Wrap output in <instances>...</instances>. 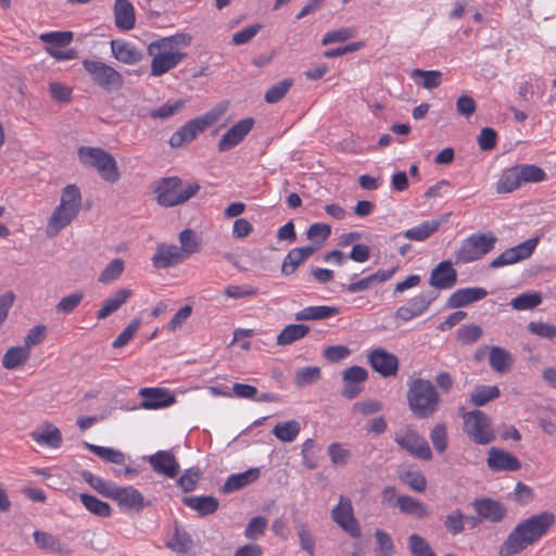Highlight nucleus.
I'll list each match as a JSON object with an SVG mask.
<instances>
[{
  "instance_id": "f257e3e1",
  "label": "nucleus",
  "mask_w": 556,
  "mask_h": 556,
  "mask_svg": "<svg viewBox=\"0 0 556 556\" xmlns=\"http://www.w3.org/2000/svg\"><path fill=\"white\" fill-rule=\"evenodd\" d=\"M554 523L555 516L549 511L532 515L521 520L501 544L498 555L511 556L523 552L540 541Z\"/></svg>"
},
{
  "instance_id": "f03ea898",
  "label": "nucleus",
  "mask_w": 556,
  "mask_h": 556,
  "mask_svg": "<svg viewBox=\"0 0 556 556\" xmlns=\"http://www.w3.org/2000/svg\"><path fill=\"white\" fill-rule=\"evenodd\" d=\"M191 36L179 33L152 41L148 46V54L152 58L151 76L160 77L168 73L186 58L184 49L190 46Z\"/></svg>"
},
{
  "instance_id": "7ed1b4c3",
  "label": "nucleus",
  "mask_w": 556,
  "mask_h": 556,
  "mask_svg": "<svg viewBox=\"0 0 556 556\" xmlns=\"http://www.w3.org/2000/svg\"><path fill=\"white\" fill-rule=\"evenodd\" d=\"M81 193L77 186L67 185L61 193L60 203L48 219L46 235L53 238L66 228L79 214Z\"/></svg>"
},
{
  "instance_id": "20e7f679",
  "label": "nucleus",
  "mask_w": 556,
  "mask_h": 556,
  "mask_svg": "<svg viewBox=\"0 0 556 556\" xmlns=\"http://www.w3.org/2000/svg\"><path fill=\"white\" fill-rule=\"evenodd\" d=\"M407 402L416 417L427 418L438 410L441 400L431 381L418 378L409 383Z\"/></svg>"
},
{
  "instance_id": "39448f33",
  "label": "nucleus",
  "mask_w": 556,
  "mask_h": 556,
  "mask_svg": "<svg viewBox=\"0 0 556 556\" xmlns=\"http://www.w3.org/2000/svg\"><path fill=\"white\" fill-rule=\"evenodd\" d=\"M226 110V105L219 104L203 115L189 121L170 136L168 143L173 148H180L185 143L191 142L198 135L214 125L225 114Z\"/></svg>"
},
{
  "instance_id": "423d86ee",
  "label": "nucleus",
  "mask_w": 556,
  "mask_h": 556,
  "mask_svg": "<svg viewBox=\"0 0 556 556\" xmlns=\"http://www.w3.org/2000/svg\"><path fill=\"white\" fill-rule=\"evenodd\" d=\"M77 155L83 165L96 168L100 177L105 181L115 182L119 179L121 175L115 159L103 149L80 147Z\"/></svg>"
},
{
  "instance_id": "0eeeda50",
  "label": "nucleus",
  "mask_w": 556,
  "mask_h": 556,
  "mask_svg": "<svg viewBox=\"0 0 556 556\" xmlns=\"http://www.w3.org/2000/svg\"><path fill=\"white\" fill-rule=\"evenodd\" d=\"M199 189L198 184L184 185L177 177L164 178L155 188L156 200L162 206H175L191 199Z\"/></svg>"
},
{
  "instance_id": "6e6552de",
  "label": "nucleus",
  "mask_w": 556,
  "mask_h": 556,
  "mask_svg": "<svg viewBox=\"0 0 556 556\" xmlns=\"http://www.w3.org/2000/svg\"><path fill=\"white\" fill-rule=\"evenodd\" d=\"M497 238L492 232L473 233L460 242L455 251V263L467 264L481 260L485 254L491 252Z\"/></svg>"
},
{
  "instance_id": "1a4fd4ad",
  "label": "nucleus",
  "mask_w": 556,
  "mask_h": 556,
  "mask_svg": "<svg viewBox=\"0 0 556 556\" xmlns=\"http://www.w3.org/2000/svg\"><path fill=\"white\" fill-rule=\"evenodd\" d=\"M83 66L92 83L106 91L119 90L124 86L123 75L104 62L85 59Z\"/></svg>"
},
{
  "instance_id": "9d476101",
  "label": "nucleus",
  "mask_w": 556,
  "mask_h": 556,
  "mask_svg": "<svg viewBox=\"0 0 556 556\" xmlns=\"http://www.w3.org/2000/svg\"><path fill=\"white\" fill-rule=\"evenodd\" d=\"M464 430L469 439L481 445L494 441L495 433L490 417L482 410L475 409L463 415Z\"/></svg>"
},
{
  "instance_id": "9b49d317",
  "label": "nucleus",
  "mask_w": 556,
  "mask_h": 556,
  "mask_svg": "<svg viewBox=\"0 0 556 556\" xmlns=\"http://www.w3.org/2000/svg\"><path fill=\"white\" fill-rule=\"evenodd\" d=\"M394 440L399 446L413 456L425 460L430 459L432 456L431 448L426 439L418 434L412 426H406L396 431Z\"/></svg>"
},
{
  "instance_id": "f8f14e48",
  "label": "nucleus",
  "mask_w": 556,
  "mask_h": 556,
  "mask_svg": "<svg viewBox=\"0 0 556 556\" xmlns=\"http://www.w3.org/2000/svg\"><path fill=\"white\" fill-rule=\"evenodd\" d=\"M332 520L352 538H359L362 530L357 519L354 516L352 501L341 495L338 504L331 509Z\"/></svg>"
},
{
  "instance_id": "ddd939ff",
  "label": "nucleus",
  "mask_w": 556,
  "mask_h": 556,
  "mask_svg": "<svg viewBox=\"0 0 556 556\" xmlns=\"http://www.w3.org/2000/svg\"><path fill=\"white\" fill-rule=\"evenodd\" d=\"M539 241L540 238L534 237L517 244L516 247L506 249L490 263V267L500 268L528 260L535 251Z\"/></svg>"
},
{
  "instance_id": "4468645a",
  "label": "nucleus",
  "mask_w": 556,
  "mask_h": 556,
  "mask_svg": "<svg viewBox=\"0 0 556 556\" xmlns=\"http://www.w3.org/2000/svg\"><path fill=\"white\" fill-rule=\"evenodd\" d=\"M109 498L115 501L118 507L125 511H141L147 504L143 495L131 485L121 486L115 484Z\"/></svg>"
},
{
  "instance_id": "2eb2a0df",
  "label": "nucleus",
  "mask_w": 556,
  "mask_h": 556,
  "mask_svg": "<svg viewBox=\"0 0 556 556\" xmlns=\"http://www.w3.org/2000/svg\"><path fill=\"white\" fill-rule=\"evenodd\" d=\"M367 359L371 368L384 378L397 374L399 358L382 348L369 351Z\"/></svg>"
},
{
  "instance_id": "dca6fc26",
  "label": "nucleus",
  "mask_w": 556,
  "mask_h": 556,
  "mask_svg": "<svg viewBox=\"0 0 556 556\" xmlns=\"http://www.w3.org/2000/svg\"><path fill=\"white\" fill-rule=\"evenodd\" d=\"M139 394L142 397L140 407L144 409L166 408L176 403V396L164 388H143Z\"/></svg>"
},
{
  "instance_id": "f3484780",
  "label": "nucleus",
  "mask_w": 556,
  "mask_h": 556,
  "mask_svg": "<svg viewBox=\"0 0 556 556\" xmlns=\"http://www.w3.org/2000/svg\"><path fill=\"white\" fill-rule=\"evenodd\" d=\"M253 126L254 119L252 117H247L236 123L220 138L218 142V150L220 152H225L238 146L253 129Z\"/></svg>"
},
{
  "instance_id": "a211bd4d",
  "label": "nucleus",
  "mask_w": 556,
  "mask_h": 556,
  "mask_svg": "<svg viewBox=\"0 0 556 556\" xmlns=\"http://www.w3.org/2000/svg\"><path fill=\"white\" fill-rule=\"evenodd\" d=\"M471 505L473 510L482 520H486L492 523L501 522L507 514V510L502 503L489 497L476 498Z\"/></svg>"
},
{
  "instance_id": "6ab92c4d",
  "label": "nucleus",
  "mask_w": 556,
  "mask_h": 556,
  "mask_svg": "<svg viewBox=\"0 0 556 556\" xmlns=\"http://www.w3.org/2000/svg\"><path fill=\"white\" fill-rule=\"evenodd\" d=\"M457 282V271L451 261H442L432 268L429 277V285L440 289H452Z\"/></svg>"
},
{
  "instance_id": "aec40b11",
  "label": "nucleus",
  "mask_w": 556,
  "mask_h": 556,
  "mask_svg": "<svg viewBox=\"0 0 556 556\" xmlns=\"http://www.w3.org/2000/svg\"><path fill=\"white\" fill-rule=\"evenodd\" d=\"M152 469L167 478H175L179 472V464L175 455L169 451H157L148 457Z\"/></svg>"
},
{
  "instance_id": "412c9836",
  "label": "nucleus",
  "mask_w": 556,
  "mask_h": 556,
  "mask_svg": "<svg viewBox=\"0 0 556 556\" xmlns=\"http://www.w3.org/2000/svg\"><path fill=\"white\" fill-rule=\"evenodd\" d=\"M486 463L493 471H517L521 467L520 460L515 455L497 447L489 450Z\"/></svg>"
},
{
  "instance_id": "4be33fe9",
  "label": "nucleus",
  "mask_w": 556,
  "mask_h": 556,
  "mask_svg": "<svg viewBox=\"0 0 556 556\" xmlns=\"http://www.w3.org/2000/svg\"><path fill=\"white\" fill-rule=\"evenodd\" d=\"M488 295V291L481 287L460 288L454 291L446 302L447 308H462L476 303Z\"/></svg>"
},
{
  "instance_id": "5701e85b",
  "label": "nucleus",
  "mask_w": 556,
  "mask_h": 556,
  "mask_svg": "<svg viewBox=\"0 0 556 556\" xmlns=\"http://www.w3.org/2000/svg\"><path fill=\"white\" fill-rule=\"evenodd\" d=\"M434 300V296L420 293L412 298L405 305L400 306L395 312V317L404 321L412 320L422 315Z\"/></svg>"
},
{
  "instance_id": "b1692460",
  "label": "nucleus",
  "mask_w": 556,
  "mask_h": 556,
  "mask_svg": "<svg viewBox=\"0 0 556 556\" xmlns=\"http://www.w3.org/2000/svg\"><path fill=\"white\" fill-rule=\"evenodd\" d=\"M185 260L184 252L175 244H160L152 257L155 268L173 267Z\"/></svg>"
},
{
  "instance_id": "393cba45",
  "label": "nucleus",
  "mask_w": 556,
  "mask_h": 556,
  "mask_svg": "<svg viewBox=\"0 0 556 556\" xmlns=\"http://www.w3.org/2000/svg\"><path fill=\"white\" fill-rule=\"evenodd\" d=\"M110 45L112 55L123 64L134 65L143 59L142 51L128 41L112 40Z\"/></svg>"
},
{
  "instance_id": "a878e982",
  "label": "nucleus",
  "mask_w": 556,
  "mask_h": 556,
  "mask_svg": "<svg viewBox=\"0 0 556 556\" xmlns=\"http://www.w3.org/2000/svg\"><path fill=\"white\" fill-rule=\"evenodd\" d=\"M442 223L443 220L438 218L424 220L419 225L395 235V238L404 237L413 241H425L439 230Z\"/></svg>"
},
{
  "instance_id": "bb28decb",
  "label": "nucleus",
  "mask_w": 556,
  "mask_h": 556,
  "mask_svg": "<svg viewBox=\"0 0 556 556\" xmlns=\"http://www.w3.org/2000/svg\"><path fill=\"white\" fill-rule=\"evenodd\" d=\"M114 18L118 29H132L136 22L134 5L128 0H115Z\"/></svg>"
},
{
  "instance_id": "cd10ccee",
  "label": "nucleus",
  "mask_w": 556,
  "mask_h": 556,
  "mask_svg": "<svg viewBox=\"0 0 556 556\" xmlns=\"http://www.w3.org/2000/svg\"><path fill=\"white\" fill-rule=\"evenodd\" d=\"M317 247L306 245L303 248H294L289 251L282 262L281 270L285 275L293 274L296 268L308 258L315 251Z\"/></svg>"
},
{
  "instance_id": "c85d7f7f",
  "label": "nucleus",
  "mask_w": 556,
  "mask_h": 556,
  "mask_svg": "<svg viewBox=\"0 0 556 556\" xmlns=\"http://www.w3.org/2000/svg\"><path fill=\"white\" fill-rule=\"evenodd\" d=\"M36 546L48 554L66 553V546L61 542L60 538L46 531L36 530L33 533Z\"/></svg>"
},
{
  "instance_id": "c756f323",
  "label": "nucleus",
  "mask_w": 556,
  "mask_h": 556,
  "mask_svg": "<svg viewBox=\"0 0 556 556\" xmlns=\"http://www.w3.org/2000/svg\"><path fill=\"white\" fill-rule=\"evenodd\" d=\"M131 296V290L123 288L110 295L97 312L98 319H104L116 312Z\"/></svg>"
},
{
  "instance_id": "7c9ffc66",
  "label": "nucleus",
  "mask_w": 556,
  "mask_h": 556,
  "mask_svg": "<svg viewBox=\"0 0 556 556\" xmlns=\"http://www.w3.org/2000/svg\"><path fill=\"white\" fill-rule=\"evenodd\" d=\"M521 185L518 168L513 166L502 172L495 185V190L498 194L510 193L519 189Z\"/></svg>"
},
{
  "instance_id": "2f4dec72",
  "label": "nucleus",
  "mask_w": 556,
  "mask_h": 556,
  "mask_svg": "<svg viewBox=\"0 0 556 556\" xmlns=\"http://www.w3.org/2000/svg\"><path fill=\"white\" fill-rule=\"evenodd\" d=\"M30 435L41 446L56 448L62 443V434L52 424H47L42 429L33 431Z\"/></svg>"
},
{
  "instance_id": "473e14b6",
  "label": "nucleus",
  "mask_w": 556,
  "mask_h": 556,
  "mask_svg": "<svg viewBox=\"0 0 556 556\" xmlns=\"http://www.w3.org/2000/svg\"><path fill=\"white\" fill-rule=\"evenodd\" d=\"M485 350L488 349V346L484 348ZM490 350V355H489V364H490V367L495 371V372H505V371H508L511 366H513V356L511 354L501 348V346H491L489 348Z\"/></svg>"
},
{
  "instance_id": "72a5a7b5",
  "label": "nucleus",
  "mask_w": 556,
  "mask_h": 556,
  "mask_svg": "<svg viewBox=\"0 0 556 556\" xmlns=\"http://www.w3.org/2000/svg\"><path fill=\"white\" fill-rule=\"evenodd\" d=\"M182 503L203 516L213 514L218 508V501L214 496H186Z\"/></svg>"
},
{
  "instance_id": "f704fd0d",
  "label": "nucleus",
  "mask_w": 556,
  "mask_h": 556,
  "mask_svg": "<svg viewBox=\"0 0 556 556\" xmlns=\"http://www.w3.org/2000/svg\"><path fill=\"white\" fill-rule=\"evenodd\" d=\"M338 313V308L319 305V306H307L295 314V320H320L332 317Z\"/></svg>"
},
{
  "instance_id": "c9c22d12",
  "label": "nucleus",
  "mask_w": 556,
  "mask_h": 556,
  "mask_svg": "<svg viewBox=\"0 0 556 556\" xmlns=\"http://www.w3.org/2000/svg\"><path fill=\"white\" fill-rule=\"evenodd\" d=\"M396 506L404 514L412 515L416 518H426L429 515L428 508L420 501L412 496H399L395 502Z\"/></svg>"
},
{
  "instance_id": "e433bc0d",
  "label": "nucleus",
  "mask_w": 556,
  "mask_h": 556,
  "mask_svg": "<svg viewBox=\"0 0 556 556\" xmlns=\"http://www.w3.org/2000/svg\"><path fill=\"white\" fill-rule=\"evenodd\" d=\"M85 446L88 451L100 457L105 463L122 465L126 460V455L119 450L100 446L88 442H85Z\"/></svg>"
},
{
  "instance_id": "4c0bfd02",
  "label": "nucleus",
  "mask_w": 556,
  "mask_h": 556,
  "mask_svg": "<svg viewBox=\"0 0 556 556\" xmlns=\"http://www.w3.org/2000/svg\"><path fill=\"white\" fill-rule=\"evenodd\" d=\"M258 477L260 470L257 468H251L244 472L231 475L224 484V491L233 492L244 488L255 481Z\"/></svg>"
},
{
  "instance_id": "58836bf2",
  "label": "nucleus",
  "mask_w": 556,
  "mask_h": 556,
  "mask_svg": "<svg viewBox=\"0 0 556 556\" xmlns=\"http://www.w3.org/2000/svg\"><path fill=\"white\" fill-rule=\"evenodd\" d=\"M30 352L24 345L10 348L2 357V366L5 369H15L27 362Z\"/></svg>"
},
{
  "instance_id": "ea45409f",
  "label": "nucleus",
  "mask_w": 556,
  "mask_h": 556,
  "mask_svg": "<svg viewBox=\"0 0 556 556\" xmlns=\"http://www.w3.org/2000/svg\"><path fill=\"white\" fill-rule=\"evenodd\" d=\"M293 522L301 548L308 556H314L316 539L308 525L298 519H294Z\"/></svg>"
},
{
  "instance_id": "a19ab883",
  "label": "nucleus",
  "mask_w": 556,
  "mask_h": 556,
  "mask_svg": "<svg viewBox=\"0 0 556 556\" xmlns=\"http://www.w3.org/2000/svg\"><path fill=\"white\" fill-rule=\"evenodd\" d=\"M80 502L84 507L92 515L108 518L112 515V508L109 503L99 500L98 497L81 493L79 495Z\"/></svg>"
},
{
  "instance_id": "79ce46f5",
  "label": "nucleus",
  "mask_w": 556,
  "mask_h": 556,
  "mask_svg": "<svg viewBox=\"0 0 556 556\" xmlns=\"http://www.w3.org/2000/svg\"><path fill=\"white\" fill-rule=\"evenodd\" d=\"M301 431V425L298 420L291 419L277 424L271 433L281 442H293Z\"/></svg>"
},
{
  "instance_id": "37998d69",
  "label": "nucleus",
  "mask_w": 556,
  "mask_h": 556,
  "mask_svg": "<svg viewBox=\"0 0 556 556\" xmlns=\"http://www.w3.org/2000/svg\"><path fill=\"white\" fill-rule=\"evenodd\" d=\"M167 547L175 553L186 555L192 549L193 541L186 530L176 528L173 536L167 541Z\"/></svg>"
},
{
  "instance_id": "c03bdc74",
  "label": "nucleus",
  "mask_w": 556,
  "mask_h": 556,
  "mask_svg": "<svg viewBox=\"0 0 556 556\" xmlns=\"http://www.w3.org/2000/svg\"><path fill=\"white\" fill-rule=\"evenodd\" d=\"M309 332V327L303 324H293L286 326L277 337L278 345H289Z\"/></svg>"
},
{
  "instance_id": "a18cd8bd",
  "label": "nucleus",
  "mask_w": 556,
  "mask_h": 556,
  "mask_svg": "<svg viewBox=\"0 0 556 556\" xmlns=\"http://www.w3.org/2000/svg\"><path fill=\"white\" fill-rule=\"evenodd\" d=\"M501 391L496 386H478L470 395V403L475 406H484L489 402L500 397Z\"/></svg>"
},
{
  "instance_id": "49530a36",
  "label": "nucleus",
  "mask_w": 556,
  "mask_h": 556,
  "mask_svg": "<svg viewBox=\"0 0 556 556\" xmlns=\"http://www.w3.org/2000/svg\"><path fill=\"white\" fill-rule=\"evenodd\" d=\"M320 379V368L317 366H307L299 368L294 372L293 382L295 387L302 389L316 383Z\"/></svg>"
},
{
  "instance_id": "de8ad7c7",
  "label": "nucleus",
  "mask_w": 556,
  "mask_h": 556,
  "mask_svg": "<svg viewBox=\"0 0 556 556\" xmlns=\"http://www.w3.org/2000/svg\"><path fill=\"white\" fill-rule=\"evenodd\" d=\"M81 479L88 483L94 491L100 493L105 497H110V494L113 491L115 483L105 480L99 476L93 475L88 470H84L80 473Z\"/></svg>"
},
{
  "instance_id": "09e8293b",
  "label": "nucleus",
  "mask_w": 556,
  "mask_h": 556,
  "mask_svg": "<svg viewBox=\"0 0 556 556\" xmlns=\"http://www.w3.org/2000/svg\"><path fill=\"white\" fill-rule=\"evenodd\" d=\"M521 184H535L546 179V173L533 164L517 165Z\"/></svg>"
},
{
  "instance_id": "8fccbe9b",
  "label": "nucleus",
  "mask_w": 556,
  "mask_h": 556,
  "mask_svg": "<svg viewBox=\"0 0 556 556\" xmlns=\"http://www.w3.org/2000/svg\"><path fill=\"white\" fill-rule=\"evenodd\" d=\"M412 78H421L419 85L425 89H433L441 85L442 73L439 71H424L416 68L412 72Z\"/></svg>"
},
{
  "instance_id": "3c124183",
  "label": "nucleus",
  "mask_w": 556,
  "mask_h": 556,
  "mask_svg": "<svg viewBox=\"0 0 556 556\" xmlns=\"http://www.w3.org/2000/svg\"><path fill=\"white\" fill-rule=\"evenodd\" d=\"M293 85V79L285 78L277 84L273 85L264 96V99L267 103L274 104L279 102L290 90Z\"/></svg>"
},
{
  "instance_id": "603ef678",
  "label": "nucleus",
  "mask_w": 556,
  "mask_h": 556,
  "mask_svg": "<svg viewBox=\"0 0 556 556\" xmlns=\"http://www.w3.org/2000/svg\"><path fill=\"white\" fill-rule=\"evenodd\" d=\"M124 268L125 263L122 258L112 260L101 271L99 282L106 285L115 281L123 274Z\"/></svg>"
},
{
  "instance_id": "864d4df0",
  "label": "nucleus",
  "mask_w": 556,
  "mask_h": 556,
  "mask_svg": "<svg viewBox=\"0 0 556 556\" xmlns=\"http://www.w3.org/2000/svg\"><path fill=\"white\" fill-rule=\"evenodd\" d=\"M466 516L460 509H454L446 515L443 523L446 531L452 535L460 534L465 530Z\"/></svg>"
},
{
  "instance_id": "5fc2aeb1",
  "label": "nucleus",
  "mask_w": 556,
  "mask_h": 556,
  "mask_svg": "<svg viewBox=\"0 0 556 556\" xmlns=\"http://www.w3.org/2000/svg\"><path fill=\"white\" fill-rule=\"evenodd\" d=\"M180 250L184 252V257L198 252L200 250V240L195 232L191 229H185L179 235Z\"/></svg>"
},
{
  "instance_id": "6e6d98bb",
  "label": "nucleus",
  "mask_w": 556,
  "mask_h": 556,
  "mask_svg": "<svg viewBox=\"0 0 556 556\" xmlns=\"http://www.w3.org/2000/svg\"><path fill=\"white\" fill-rule=\"evenodd\" d=\"M356 36V30L353 27H342L327 31L323 39L321 45L327 46L337 42H344Z\"/></svg>"
},
{
  "instance_id": "4d7b16f0",
  "label": "nucleus",
  "mask_w": 556,
  "mask_h": 556,
  "mask_svg": "<svg viewBox=\"0 0 556 556\" xmlns=\"http://www.w3.org/2000/svg\"><path fill=\"white\" fill-rule=\"evenodd\" d=\"M211 392L216 395H235L237 397L248 400H255L257 395V389L255 387L244 383H235L232 386V393L219 392L217 388H211Z\"/></svg>"
},
{
  "instance_id": "13d9d810",
  "label": "nucleus",
  "mask_w": 556,
  "mask_h": 556,
  "mask_svg": "<svg viewBox=\"0 0 556 556\" xmlns=\"http://www.w3.org/2000/svg\"><path fill=\"white\" fill-rule=\"evenodd\" d=\"M383 409V404L375 399H366L355 402L352 406V412L362 416H370L380 413Z\"/></svg>"
},
{
  "instance_id": "bf43d9fd",
  "label": "nucleus",
  "mask_w": 556,
  "mask_h": 556,
  "mask_svg": "<svg viewBox=\"0 0 556 556\" xmlns=\"http://www.w3.org/2000/svg\"><path fill=\"white\" fill-rule=\"evenodd\" d=\"M542 302V298L539 293H522L516 298H514L510 302L513 308L517 311H526L534 308L540 305Z\"/></svg>"
},
{
  "instance_id": "052dcab7",
  "label": "nucleus",
  "mask_w": 556,
  "mask_h": 556,
  "mask_svg": "<svg viewBox=\"0 0 556 556\" xmlns=\"http://www.w3.org/2000/svg\"><path fill=\"white\" fill-rule=\"evenodd\" d=\"M72 31H49L39 35L42 42L49 43L54 47H65L73 40Z\"/></svg>"
},
{
  "instance_id": "680f3d73",
  "label": "nucleus",
  "mask_w": 556,
  "mask_h": 556,
  "mask_svg": "<svg viewBox=\"0 0 556 556\" xmlns=\"http://www.w3.org/2000/svg\"><path fill=\"white\" fill-rule=\"evenodd\" d=\"M184 100H176L174 102H166L163 105L151 111L150 116L154 119H166L177 112H179L185 106Z\"/></svg>"
},
{
  "instance_id": "e2e57ef3",
  "label": "nucleus",
  "mask_w": 556,
  "mask_h": 556,
  "mask_svg": "<svg viewBox=\"0 0 556 556\" xmlns=\"http://www.w3.org/2000/svg\"><path fill=\"white\" fill-rule=\"evenodd\" d=\"M225 295L229 299L240 300L257 295V288L251 285H229L225 288Z\"/></svg>"
},
{
  "instance_id": "0e129e2a",
  "label": "nucleus",
  "mask_w": 556,
  "mask_h": 556,
  "mask_svg": "<svg viewBox=\"0 0 556 556\" xmlns=\"http://www.w3.org/2000/svg\"><path fill=\"white\" fill-rule=\"evenodd\" d=\"M408 546L413 556H435L427 541L418 534H410Z\"/></svg>"
},
{
  "instance_id": "69168bd1",
  "label": "nucleus",
  "mask_w": 556,
  "mask_h": 556,
  "mask_svg": "<svg viewBox=\"0 0 556 556\" xmlns=\"http://www.w3.org/2000/svg\"><path fill=\"white\" fill-rule=\"evenodd\" d=\"M328 455L334 466H344L351 457V452L341 443H331L328 446Z\"/></svg>"
},
{
  "instance_id": "338daca9",
  "label": "nucleus",
  "mask_w": 556,
  "mask_h": 556,
  "mask_svg": "<svg viewBox=\"0 0 556 556\" xmlns=\"http://www.w3.org/2000/svg\"><path fill=\"white\" fill-rule=\"evenodd\" d=\"M375 538L377 542L376 554L378 556H391L394 549L391 536L382 530H376Z\"/></svg>"
},
{
  "instance_id": "774afa93",
  "label": "nucleus",
  "mask_w": 556,
  "mask_h": 556,
  "mask_svg": "<svg viewBox=\"0 0 556 556\" xmlns=\"http://www.w3.org/2000/svg\"><path fill=\"white\" fill-rule=\"evenodd\" d=\"M528 330L539 338L551 340L556 338V326L547 323L531 321L528 325Z\"/></svg>"
}]
</instances>
